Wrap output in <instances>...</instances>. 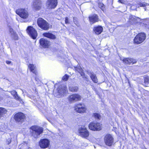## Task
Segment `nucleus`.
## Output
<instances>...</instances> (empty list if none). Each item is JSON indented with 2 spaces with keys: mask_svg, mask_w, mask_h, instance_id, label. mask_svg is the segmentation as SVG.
<instances>
[{
  "mask_svg": "<svg viewBox=\"0 0 149 149\" xmlns=\"http://www.w3.org/2000/svg\"><path fill=\"white\" fill-rule=\"evenodd\" d=\"M31 130L30 132L32 136L35 138H37L40 136V135L42 133L43 131V128L36 126H32L30 128Z\"/></svg>",
  "mask_w": 149,
  "mask_h": 149,
  "instance_id": "1",
  "label": "nucleus"
},
{
  "mask_svg": "<svg viewBox=\"0 0 149 149\" xmlns=\"http://www.w3.org/2000/svg\"><path fill=\"white\" fill-rule=\"evenodd\" d=\"M37 23L38 26L44 30H47L49 28V25L48 23L42 18L38 19Z\"/></svg>",
  "mask_w": 149,
  "mask_h": 149,
  "instance_id": "2",
  "label": "nucleus"
},
{
  "mask_svg": "<svg viewBox=\"0 0 149 149\" xmlns=\"http://www.w3.org/2000/svg\"><path fill=\"white\" fill-rule=\"evenodd\" d=\"M105 144L107 146H111L114 143V139L113 136L110 134H107L104 137Z\"/></svg>",
  "mask_w": 149,
  "mask_h": 149,
  "instance_id": "3",
  "label": "nucleus"
},
{
  "mask_svg": "<svg viewBox=\"0 0 149 149\" xmlns=\"http://www.w3.org/2000/svg\"><path fill=\"white\" fill-rule=\"evenodd\" d=\"M146 35L144 33H140L138 34L134 39V43L139 44L144 41L146 38Z\"/></svg>",
  "mask_w": 149,
  "mask_h": 149,
  "instance_id": "4",
  "label": "nucleus"
},
{
  "mask_svg": "<svg viewBox=\"0 0 149 149\" xmlns=\"http://www.w3.org/2000/svg\"><path fill=\"white\" fill-rule=\"evenodd\" d=\"M79 136L86 139L89 136V132L85 127H81L78 130Z\"/></svg>",
  "mask_w": 149,
  "mask_h": 149,
  "instance_id": "5",
  "label": "nucleus"
},
{
  "mask_svg": "<svg viewBox=\"0 0 149 149\" xmlns=\"http://www.w3.org/2000/svg\"><path fill=\"white\" fill-rule=\"evenodd\" d=\"M16 13L21 17L23 19H26L29 16L27 11L25 9H18L16 10Z\"/></svg>",
  "mask_w": 149,
  "mask_h": 149,
  "instance_id": "6",
  "label": "nucleus"
},
{
  "mask_svg": "<svg viewBox=\"0 0 149 149\" xmlns=\"http://www.w3.org/2000/svg\"><path fill=\"white\" fill-rule=\"evenodd\" d=\"M74 109L78 113H83L86 112V109L84 104L79 103L75 105Z\"/></svg>",
  "mask_w": 149,
  "mask_h": 149,
  "instance_id": "7",
  "label": "nucleus"
},
{
  "mask_svg": "<svg viewBox=\"0 0 149 149\" xmlns=\"http://www.w3.org/2000/svg\"><path fill=\"white\" fill-rule=\"evenodd\" d=\"M25 116L22 113L19 112L16 114L14 116V119L17 122L22 123L25 120Z\"/></svg>",
  "mask_w": 149,
  "mask_h": 149,
  "instance_id": "8",
  "label": "nucleus"
},
{
  "mask_svg": "<svg viewBox=\"0 0 149 149\" xmlns=\"http://www.w3.org/2000/svg\"><path fill=\"white\" fill-rule=\"evenodd\" d=\"M27 32L29 35L33 39H36L37 36L36 31L32 26H29L27 29Z\"/></svg>",
  "mask_w": 149,
  "mask_h": 149,
  "instance_id": "9",
  "label": "nucleus"
},
{
  "mask_svg": "<svg viewBox=\"0 0 149 149\" xmlns=\"http://www.w3.org/2000/svg\"><path fill=\"white\" fill-rule=\"evenodd\" d=\"M81 99V96L77 94L70 95L68 97V101L70 102H74L79 101Z\"/></svg>",
  "mask_w": 149,
  "mask_h": 149,
  "instance_id": "10",
  "label": "nucleus"
},
{
  "mask_svg": "<svg viewBox=\"0 0 149 149\" xmlns=\"http://www.w3.org/2000/svg\"><path fill=\"white\" fill-rule=\"evenodd\" d=\"M89 128L93 130L99 131L101 130V126L100 123L92 122L88 126Z\"/></svg>",
  "mask_w": 149,
  "mask_h": 149,
  "instance_id": "11",
  "label": "nucleus"
},
{
  "mask_svg": "<svg viewBox=\"0 0 149 149\" xmlns=\"http://www.w3.org/2000/svg\"><path fill=\"white\" fill-rule=\"evenodd\" d=\"M57 3V0H47L46 6L49 9L54 8L56 6Z\"/></svg>",
  "mask_w": 149,
  "mask_h": 149,
  "instance_id": "12",
  "label": "nucleus"
},
{
  "mask_svg": "<svg viewBox=\"0 0 149 149\" xmlns=\"http://www.w3.org/2000/svg\"><path fill=\"white\" fill-rule=\"evenodd\" d=\"M49 141L47 139H41L39 142V145L42 148H46L49 147Z\"/></svg>",
  "mask_w": 149,
  "mask_h": 149,
  "instance_id": "13",
  "label": "nucleus"
},
{
  "mask_svg": "<svg viewBox=\"0 0 149 149\" xmlns=\"http://www.w3.org/2000/svg\"><path fill=\"white\" fill-rule=\"evenodd\" d=\"M42 2L40 0H34L33 2V6L36 10H40L42 7Z\"/></svg>",
  "mask_w": 149,
  "mask_h": 149,
  "instance_id": "14",
  "label": "nucleus"
},
{
  "mask_svg": "<svg viewBox=\"0 0 149 149\" xmlns=\"http://www.w3.org/2000/svg\"><path fill=\"white\" fill-rule=\"evenodd\" d=\"M57 92L55 94L56 96L58 97H60L62 95L65 94L66 93V90L65 88L59 87L58 88Z\"/></svg>",
  "mask_w": 149,
  "mask_h": 149,
  "instance_id": "15",
  "label": "nucleus"
},
{
  "mask_svg": "<svg viewBox=\"0 0 149 149\" xmlns=\"http://www.w3.org/2000/svg\"><path fill=\"white\" fill-rule=\"evenodd\" d=\"M89 20L90 24H92L94 23L98 22L99 20L98 16L96 14H93L92 15L89 17Z\"/></svg>",
  "mask_w": 149,
  "mask_h": 149,
  "instance_id": "16",
  "label": "nucleus"
},
{
  "mask_svg": "<svg viewBox=\"0 0 149 149\" xmlns=\"http://www.w3.org/2000/svg\"><path fill=\"white\" fill-rule=\"evenodd\" d=\"M87 73L90 76L93 81L95 83L98 82V79L96 75L94 73L91 71H87Z\"/></svg>",
  "mask_w": 149,
  "mask_h": 149,
  "instance_id": "17",
  "label": "nucleus"
},
{
  "mask_svg": "<svg viewBox=\"0 0 149 149\" xmlns=\"http://www.w3.org/2000/svg\"><path fill=\"white\" fill-rule=\"evenodd\" d=\"M40 45L43 47L47 48L49 46V41L45 38H42L40 40Z\"/></svg>",
  "mask_w": 149,
  "mask_h": 149,
  "instance_id": "18",
  "label": "nucleus"
},
{
  "mask_svg": "<svg viewBox=\"0 0 149 149\" xmlns=\"http://www.w3.org/2000/svg\"><path fill=\"white\" fill-rule=\"evenodd\" d=\"M120 59L122 60L124 63L127 64H130L131 63L133 64L136 62V60L131 58H120Z\"/></svg>",
  "mask_w": 149,
  "mask_h": 149,
  "instance_id": "19",
  "label": "nucleus"
},
{
  "mask_svg": "<svg viewBox=\"0 0 149 149\" xmlns=\"http://www.w3.org/2000/svg\"><path fill=\"white\" fill-rule=\"evenodd\" d=\"M75 70L79 72L81 76H82L83 77L86 79V77L85 76V74L83 72V71L81 66H79L74 67Z\"/></svg>",
  "mask_w": 149,
  "mask_h": 149,
  "instance_id": "20",
  "label": "nucleus"
},
{
  "mask_svg": "<svg viewBox=\"0 0 149 149\" xmlns=\"http://www.w3.org/2000/svg\"><path fill=\"white\" fill-rule=\"evenodd\" d=\"M93 30L96 34L99 35L102 31L103 28L101 26H98L95 27Z\"/></svg>",
  "mask_w": 149,
  "mask_h": 149,
  "instance_id": "21",
  "label": "nucleus"
},
{
  "mask_svg": "<svg viewBox=\"0 0 149 149\" xmlns=\"http://www.w3.org/2000/svg\"><path fill=\"white\" fill-rule=\"evenodd\" d=\"M43 35L46 37L52 39H55L56 38V37L54 35L49 32L44 33Z\"/></svg>",
  "mask_w": 149,
  "mask_h": 149,
  "instance_id": "22",
  "label": "nucleus"
},
{
  "mask_svg": "<svg viewBox=\"0 0 149 149\" xmlns=\"http://www.w3.org/2000/svg\"><path fill=\"white\" fill-rule=\"evenodd\" d=\"M10 93L15 99L17 100H19V101H22V100L20 97L19 96H18L17 92L15 91H13L10 92Z\"/></svg>",
  "mask_w": 149,
  "mask_h": 149,
  "instance_id": "23",
  "label": "nucleus"
},
{
  "mask_svg": "<svg viewBox=\"0 0 149 149\" xmlns=\"http://www.w3.org/2000/svg\"><path fill=\"white\" fill-rule=\"evenodd\" d=\"M7 112V110L5 108L0 107V119L3 117Z\"/></svg>",
  "mask_w": 149,
  "mask_h": 149,
  "instance_id": "24",
  "label": "nucleus"
},
{
  "mask_svg": "<svg viewBox=\"0 0 149 149\" xmlns=\"http://www.w3.org/2000/svg\"><path fill=\"white\" fill-rule=\"evenodd\" d=\"M28 67L30 70L35 74H36V67L33 64H30L29 65Z\"/></svg>",
  "mask_w": 149,
  "mask_h": 149,
  "instance_id": "25",
  "label": "nucleus"
},
{
  "mask_svg": "<svg viewBox=\"0 0 149 149\" xmlns=\"http://www.w3.org/2000/svg\"><path fill=\"white\" fill-rule=\"evenodd\" d=\"M70 91L72 92H76L78 89V88L77 86H70L69 87Z\"/></svg>",
  "mask_w": 149,
  "mask_h": 149,
  "instance_id": "26",
  "label": "nucleus"
},
{
  "mask_svg": "<svg viewBox=\"0 0 149 149\" xmlns=\"http://www.w3.org/2000/svg\"><path fill=\"white\" fill-rule=\"evenodd\" d=\"M149 81V78L148 77H145L144 79L143 85L146 86H148Z\"/></svg>",
  "mask_w": 149,
  "mask_h": 149,
  "instance_id": "27",
  "label": "nucleus"
},
{
  "mask_svg": "<svg viewBox=\"0 0 149 149\" xmlns=\"http://www.w3.org/2000/svg\"><path fill=\"white\" fill-rule=\"evenodd\" d=\"M136 17L134 16L131 15L130 16V21L132 22H136Z\"/></svg>",
  "mask_w": 149,
  "mask_h": 149,
  "instance_id": "28",
  "label": "nucleus"
},
{
  "mask_svg": "<svg viewBox=\"0 0 149 149\" xmlns=\"http://www.w3.org/2000/svg\"><path fill=\"white\" fill-rule=\"evenodd\" d=\"M11 36L14 40H18L17 35L15 32H14L13 34H11Z\"/></svg>",
  "mask_w": 149,
  "mask_h": 149,
  "instance_id": "29",
  "label": "nucleus"
},
{
  "mask_svg": "<svg viewBox=\"0 0 149 149\" xmlns=\"http://www.w3.org/2000/svg\"><path fill=\"white\" fill-rule=\"evenodd\" d=\"M93 116L95 118L98 119H100L101 117L100 115L97 113H95L93 114Z\"/></svg>",
  "mask_w": 149,
  "mask_h": 149,
  "instance_id": "30",
  "label": "nucleus"
},
{
  "mask_svg": "<svg viewBox=\"0 0 149 149\" xmlns=\"http://www.w3.org/2000/svg\"><path fill=\"white\" fill-rule=\"evenodd\" d=\"M69 78V76L67 74H65V76H64L63 78L62 79L63 80L65 81H66Z\"/></svg>",
  "mask_w": 149,
  "mask_h": 149,
  "instance_id": "31",
  "label": "nucleus"
},
{
  "mask_svg": "<svg viewBox=\"0 0 149 149\" xmlns=\"http://www.w3.org/2000/svg\"><path fill=\"white\" fill-rule=\"evenodd\" d=\"M147 3H140L139 4V5L141 7H145L147 5Z\"/></svg>",
  "mask_w": 149,
  "mask_h": 149,
  "instance_id": "32",
  "label": "nucleus"
},
{
  "mask_svg": "<svg viewBox=\"0 0 149 149\" xmlns=\"http://www.w3.org/2000/svg\"><path fill=\"white\" fill-rule=\"evenodd\" d=\"M98 6L99 8H102L104 6V4L102 3H99L98 4Z\"/></svg>",
  "mask_w": 149,
  "mask_h": 149,
  "instance_id": "33",
  "label": "nucleus"
},
{
  "mask_svg": "<svg viewBox=\"0 0 149 149\" xmlns=\"http://www.w3.org/2000/svg\"><path fill=\"white\" fill-rule=\"evenodd\" d=\"M65 22L66 24H70V22L69 21V19L68 17H66L65 19Z\"/></svg>",
  "mask_w": 149,
  "mask_h": 149,
  "instance_id": "34",
  "label": "nucleus"
},
{
  "mask_svg": "<svg viewBox=\"0 0 149 149\" xmlns=\"http://www.w3.org/2000/svg\"><path fill=\"white\" fill-rule=\"evenodd\" d=\"M73 20L74 23L75 24L77 25V18L76 17H74L73 18Z\"/></svg>",
  "mask_w": 149,
  "mask_h": 149,
  "instance_id": "35",
  "label": "nucleus"
},
{
  "mask_svg": "<svg viewBox=\"0 0 149 149\" xmlns=\"http://www.w3.org/2000/svg\"><path fill=\"white\" fill-rule=\"evenodd\" d=\"M9 31L11 34H13L15 32L13 31V29L10 27L9 28Z\"/></svg>",
  "mask_w": 149,
  "mask_h": 149,
  "instance_id": "36",
  "label": "nucleus"
},
{
  "mask_svg": "<svg viewBox=\"0 0 149 149\" xmlns=\"http://www.w3.org/2000/svg\"><path fill=\"white\" fill-rule=\"evenodd\" d=\"M11 138H9L7 140V143L8 144H9L11 142Z\"/></svg>",
  "mask_w": 149,
  "mask_h": 149,
  "instance_id": "37",
  "label": "nucleus"
},
{
  "mask_svg": "<svg viewBox=\"0 0 149 149\" xmlns=\"http://www.w3.org/2000/svg\"><path fill=\"white\" fill-rule=\"evenodd\" d=\"M11 63V61H6V63L8 64H10Z\"/></svg>",
  "mask_w": 149,
  "mask_h": 149,
  "instance_id": "38",
  "label": "nucleus"
},
{
  "mask_svg": "<svg viewBox=\"0 0 149 149\" xmlns=\"http://www.w3.org/2000/svg\"><path fill=\"white\" fill-rule=\"evenodd\" d=\"M123 0H119L118 1L121 3H123Z\"/></svg>",
  "mask_w": 149,
  "mask_h": 149,
  "instance_id": "39",
  "label": "nucleus"
},
{
  "mask_svg": "<svg viewBox=\"0 0 149 149\" xmlns=\"http://www.w3.org/2000/svg\"><path fill=\"white\" fill-rule=\"evenodd\" d=\"M148 5H149V4H148Z\"/></svg>",
  "mask_w": 149,
  "mask_h": 149,
  "instance_id": "40",
  "label": "nucleus"
}]
</instances>
